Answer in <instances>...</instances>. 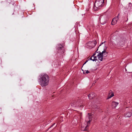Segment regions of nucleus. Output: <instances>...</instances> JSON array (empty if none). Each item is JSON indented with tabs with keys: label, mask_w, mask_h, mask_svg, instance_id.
Segmentation results:
<instances>
[{
	"label": "nucleus",
	"mask_w": 132,
	"mask_h": 132,
	"mask_svg": "<svg viewBox=\"0 0 132 132\" xmlns=\"http://www.w3.org/2000/svg\"><path fill=\"white\" fill-rule=\"evenodd\" d=\"M89 59L90 60L93 61H96L97 60L96 57V56H94V55L90 57Z\"/></svg>",
	"instance_id": "nucleus-15"
},
{
	"label": "nucleus",
	"mask_w": 132,
	"mask_h": 132,
	"mask_svg": "<svg viewBox=\"0 0 132 132\" xmlns=\"http://www.w3.org/2000/svg\"><path fill=\"white\" fill-rule=\"evenodd\" d=\"M114 94L113 93H112L109 96L108 98V99H109V98H111V97H112L113 96H114Z\"/></svg>",
	"instance_id": "nucleus-16"
},
{
	"label": "nucleus",
	"mask_w": 132,
	"mask_h": 132,
	"mask_svg": "<svg viewBox=\"0 0 132 132\" xmlns=\"http://www.w3.org/2000/svg\"><path fill=\"white\" fill-rule=\"evenodd\" d=\"M97 44L96 41L95 40L92 42H89L88 43L87 45L90 46V48L94 47Z\"/></svg>",
	"instance_id": "nucleus-6"
},
{
	"label": "nucleus",
	"mask_w": 132,
	"mask_h": 132,
	"mask_svg": "<svg viewBox=\"0 0 132 132\" xmlns=\"http://www.w3.org/2000/svg\"><path fill=\"white\" fill-rule=\"evenodd\" d=\"M92 116L91 115H89L88 117V119H89V120L88 121H87V125L86 126L85 128L83 130L84 131H86L87 130V127L88 126V125L89 124H90V122L92 120Z\"/></svg>",
	"instance_id": "nucleus-8"
},
{
	"label": "nucleus",
	"mask_w": 132,
	"mask_h": 132,
	"mask_svg": "<svg viewBox=\"0 0 132 132\" xmlns=\"http://www.w3.org/2000/svg\"><path fill=\"white\" fill-rule=\"evenodd\" d=\"M39 82L40 85L42 87H45L47 86L49 81L48 76L45 73H42L39 76Z\"/></svg>",
	"instance_id": "nucleus-1"
},
{
	"label": "nucleus",
	"mask_w": 132,
	"mask_h": 132,
	"mask_svg": "<svg viewBox=\"0 0 132 132\" xmlns=\"http://www.w3.org/2000/svg\"><path fill=\"white\" fill-rule=\"evenodd\" d=\"M98 56L99 60L100 61H102L103 56L100 53H98Z\"/></svg>",
	"instance_id": "nucleus-14"
},
{
	"label": "nucleus",
	"mask_w": 132,
	"mask_h": 132,
	"mask_svg": "<svg viewBox=\"0 0 132 132\" xmlns=\"http://www.w3.org/2000/svg\"><path fill=\"white\" fill-rule=\"evenodd\" d=\"M107 17L106 15H104L101 16L100 18V22L102 24H104L106 23Z\"/></svg>",
	"instance_id": "nucleus-5"
},
{
	"label": "nucleus",
	"mask_w": 132,
	"mask_h": 132,
	"mask_svg": "<svg viewBox=\"0 0 132 132\" xmlns=\"http://www.w3.org/2000/svg\"><path fill=\"white\" fill-rule=\"evenodd\" d=\"M110 92L111 93V92Z\"/></svg>",
	"instance_id": "nucleus-21"
},
{
	"label": "nucleus",
	"mask_w": 132,
	"mask_h": 132,
	"mask_svg": "<svg viewBox=\"0 0 132 132\" xmlns=\"http://www.w3.org/2000/svg\"><path fill=\"white\" fill-rule=\"evenodd\" d=\"M119 15V14L117 16H116L113 19L111 22V25H115L117 23L119 19L118 16Z\"/></svg>",
	"instance_id": "nucleus-7"
},
{
	"label": "nucleus",
	"mask_w": 132,
	"mask_h": 132,
	"mask_svg": "<svg viewBox=\"0 0 132 132\" xmlns=\"http://www.w3.org/2000/svg\"><path fill=\"white\" fill-rule=\"evenodd\" d=\"M57 47V53H60L62 56H63V55H64L65 51L64 47L60 44L58 45Z\"/></svg>",
	"instance_id": "nucleus-3"
},
{
	"label": "nucleus",
	"mask_w": 132,
	"mask_h": 132,
	"mask_svg": "<svg viewBox=\"0 0 132 132\" xmlns=\"http://www.w3.org/2000/svg\"><path fill=\"white\" fill-rule=\"evenodd\" d=\"M104 0H96L94 3V10L95 11L98 10L103 6V3Z\"/></svg>",
	"instance_id": "nucleus-2"
},
{
	"label": "nucleus",
	"mask_w": 132,
	"mask_h": 132,
	"mask_svg": "<svg viewBox=\"0 0 132 132\" xmlns=\"http://www.w3.org/2000/svg\"><path fill=\"white\" fill-rule=\"evenodd\" d=\"M132 114V110H130L127 113L125 114V116L126 117H130Z\"/></svg>",
	"instance_id": "nucleus-11"
},
{
	"label": "nucleus",
	"mask_w": 132,
	"mask_h": 132,
	"mask_svg": "<svg viewBox=\"0 0 132 132\" xmlns=\"http://www.w3.org/2000/svg\"><path fill=\"white\" fill-rule=\"evenodd\" d=\"M71 105L73 106L78 107L80 106V107H82L83 106L82 105H80L78 104V102H73V103H72L71 104Z\"/></svg>",
	"instance_id": "nucleus-9"
},
{
	"label": "nucleus",
	"mask_w": 132,
	"mask_h": 132,
	"mask_svg": "<svg viewBox=\"0 0 132 132\" xmlns=\"http://www.w3.org/2000/svg\"><path fill=\"white\" fill-rule=\"evenodd\" d=\"M105 41H104V42L102 43L101 44L99 45L98 47L101 46V45L104 43V46L103 48V51L102 52H100V53L102 54L103 56H107V55L108 53V52H106V50L107 48V47L106 46V44H105Z\"/></svg>",
	"instance_id": "nucleus-4"
},
{
	"label": "nucleus",
	"mask_w": 132,
	"mask_h": 132,
	"mask_svg": "<svg viewBox=\"0 0 132 132\" xmlns=\"http://www.w3.org/2000/svg\"><path fill=\"white\" fill-rule=\"evenodd\" d=\"M79 24V22H77L76 23V25H78Z\"/></svg>",
	"instance_id": "nucleus-19"
},
{
	"label": "nucleus",
	"mask_w": 132,
	"mask_h": 132,
	"mask_svg": "<svg viewBox=\"0 0 132 132\" xmlns=\"http://www.w3.org/2000/svg\"><path fill=\"white\" fill-rule=\"evenodd\" d=\"M119 103L118 102H116L114 101H113L112 102V105L114 108H115L118 104Z\"/></svg>",
	"instance_id": "nucleus-13"
},
{
	"label": "nucleus",
	"mask_w": 132,
	"mask_h": 132,
	"mask_svg": "<svg viewBox=\"0 0 132 132\" xmlns=\"http://www.w3.org/2000/svg\"><path fill=\"white\" fill-rule=\"evenodd\" d=\"M125 43V39L124 38L120 39L119 42H118L119 45L121 46L124 44Z\"/></svg>",
	"instance_id": "nucleus-12"
},
{
	"label": "nucleus",
	"mask_w": 132,
	"mask_h": 132,
	"mask_svg": "<svg viewBox=\"0 0 132 132\" xmlns=\"http://www.w3.org/2000/svg\"><path fill=\"white\" fill-rule=\"evenodd\" d=\"M90 72L88 70H87L86 72V73L87 74L89 73Z\"/></svg>",
	"instance_id": "nucleus-17"
},
{
	"label": "nucleus",
	"mask_w": 132,
	"mask_h": 132,
	"mask_svg": "<svg viewBox=\"0 0 132 132\" xmlns=\"http://www.w3.org/2000/svg\"><path fill=\"white\" fill-rule=\"evenodd\" d=\"M55 124V123H54L53 124H52V125L50 127V128H51V127H52Z\"/></svg>",
	"instance_id": "nucleus-18"
},
{
	"label": "nucleus",
	"mask_w": 132,
	"mask_h": 132,
	"mask_svg": "<svg viewBox=\"0 0 132 132\" xmlns=\"http://www.w3.org/2000/svg\"><path fill=\"white\" fill-rule=\"evenodd\" d=\"M95 96L96 94L93 92H92L88 95V98L90 100L93 98Z\"/></svg>",
	"instance_id": "nucleus-10"
},
{
	"label": "nucleus",
	"mask_w": 132,
	"mask_h": 132,
	"mask_svg": "<svg viewBox=\"0 0 132 132\" xmlns=\"http://www.w3.org/2000/svg\"><path fill=\"white\" fill-rule=\"evenodd\" d=\"M88 60H87L84 63L83 65H84L87 62H88Z\"/></svg>",
	"instance_id": "nucleus-20"
}]
</instances>
